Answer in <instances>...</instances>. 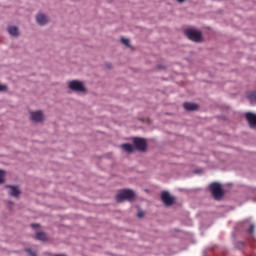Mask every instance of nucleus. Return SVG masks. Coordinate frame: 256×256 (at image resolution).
Returning <instances> with one entry per match:
<instances>
[{"mask_svg": "<svg viewBox=\"0 0 256 256\" xmlns=\"http://www.w3.org/2000/svg\"><path fill=\"white\" fill-rule=\"evenodd\" d=\"M133 143L138 151H146L147 149V141L143 138H134Z\"/></svg>", "mask_w": 256, "mask_h": 256, "instance_id": "obj_6", "label": "nucleus"}, {"mask_svg": "<svg viewBox=\"0 0 256 256\" xmlns=\"http://www.w3.org/2000/svg\"><path fill=\"white\" fill-rule=\"evenodd\" d=\"M245 117H246V120L248 121L250 127L255 128L256 127V114L247 112Z\"/></svg>", "mask_w": 256, "mask_h": 256, "instance_id": "obj_7", "label": "nucleus"}, {"mask_svg": "<svg viewBox=\"0 0 256 256\" xmlns=\"http://www.w3.org/2000/svg\"><path fill=\"white\" fill-rule=\"evenodd\" d=\"M121 147L124 151H126V153H133V151L135 149V148H133V145H131V144H122Z\"/></svg>", "mask_w": 256, "mask_h": 256, "instance_id": "obj_13", "label": "nucleus"}, {"mask_svg": "<svg viewBox=\"0 0 256 256\" xmlns=\"http://www.w3.org/2000/svg\"><path fill=\"white\" fill-rule=\"evenodd\" d=\"M247 99H249L250 103H256V91L248 93Z\"/></svg>", "mask_w": 256, "mask_h": 256, "instance_id": "obj_14", "label": "nucleus"}, {"mask_svg": "<svg viewBox=\"0 0 256 256\" xmlns=\"http://www.w3.org/2000/svg\"><path fill=\"white\" fill-rule=\"evenodd\" d=\"M31 227H33V229H37V227H39V224H32Z\"/></svg>", "mask_w": 256, "mask_h": 256, "instance_id": "obj_22", "label": "nucleus"}, {"mask_svg": "<svg viewBox=\"0 0 256 256\" xmlns=\"http://www.w3.org/2000/svg\"><path fill=\"white\" fill-rule=\"evenodd\" d=\"M7 189H9L8 193L11 195V197H17L18 195H21V190L17 188L16 186H6Z\"/></svg>", "mask_w": 256, "mask_h": 256, "instance_id": "obj_8", "label": "nucleus"}, {"mask_svg": "<svg viewBox=\"0 0 256 256\" xmlns=\"http://www.w3.org/2000/svg\"><path fill=\"white\" fill-rule=\"evenodd\" d=\"M0 91H7V86L0 84Z\"/></svg>", "mask_w": 256, "mask_h": 256, "instance_id": "obj_21", "label": "nucleus"}, {"mask_svg": "<svg viewBox=\"0 0 256 256\" xmlns=\"http://www.w3.org/2000/svg\"><path fill=\"white\" fill-rule=\"evenodd\" d=\"M107 68H108V69H111V64H108V65H107Z\"/></svg>", "mask_w": 256, "mask_h": 256, "instance_id": "obj_24", "label": "nucleus"}, {"mask_svg": "<svg viewBox=\"0 0 256 256\" xmlns=\"http://www.w3.org/2000/svg\"><path fill=\"white\" fill-rule=\"evenodd\" d=\"M5 183V171L0 170V184Z\"/></svg>", "mask_w": 256, "mask_h": 256, "instance_id": "obj_16", "label": "nucleus"}, {"mask_svg": "<svg viewBox=\"0 0 256 256\" xmlns=\"http://www.w3.org/2000/svg\"><path fill=\"white\" fill-rule=\"evenodd\" d=\"M210 191L214 199H221V197H223V188H221V184L217 182L210 184Z\"/></svg>", "mask_w": 256, "mask_h": 256, "instance_id": "obj_2", "label": "nucleus"}, {"mask_svg": "<svg viewBox=\"0 0 256 256\" xmlns=\"http://www.w3.org/2000/svg\"><path fill=\"white\" fill-rule=\"evenodd\" d=\"M161 199H162L164 205H166V207H171V205H173V203H175V198L172 197L168 191L162 192Z\"/></svg>", "mask_w": 256, "mask_h": 256, "instance_id": "obj_5", "label": "nucleus"}, {"mask_svg": "<svg viewBox=\"0 0 256 256\" xmlns=\"http://www.w3.org/2000/svg\"><path fill=\"white\" fill-rule=\"evenodd\" d=\"M31 119L32 121H43V112L42 111H36V112H31Z\"/></svg>", "mask_w": 256, "mask_h": 256, "instance_id": "obj_9", "label": "nucleus"}, {"mask_svg": "<svg viewBox=\"0 0 256 256\" xmlns=\"http://www.w3.org/2000/svg\"><path fill=\"white\" fill-rule=\"evenodd\" d=\"M183 107L186 111H197V109H199V105L189 102L184 103Z\"/></svg>", "mask_w": 256, "mask_h": 256, "instance_id": "obj_10", "label": "nucleus"}, {"mask_svg": "<svg viewBox=\"0 0 256 256\" xmlns=\"http://www.w3.org/2000/svg\"><path fill=\"white\" fill-rule=\"evenodd\" d=\"M26 252L29 253V255H31V256H36L35 252L31 249H27Z\"/></svg>", "mask_w": 256, "mask_h": 256, "instance_id": "obj_20", "label": "nucleus"}, {"mask_svg": "<svg viewBox=\"0 0 256 256\" xmlns=\"http://www.w3.org/2000/svg\"><path fill=\"white\" fill-rule=\"evenodd\" d=\"M36 239H38V241H47V234H45V232H38Z\"/></svg>", "mask_w": 256, "mask_h": 256, "instance_id": "obj_15", "label": "nucleus"}, {"mask_svg": "<svg viewBox=\"0 0 256 256\" xmlns=\"http://www.w3.org/2000/svg\"><path fill=\"white\" fill-rule=\"evenodd\" d=\"M178 3H183L185 0H177Z\"/></svg>", "mask_w": 256, "mask_h": 256, "instance_id": "obj_23", "label": "nucleus"}, {"mask_svg": "<svg viewBox=\"0 0 256 256\" xmlns=\"http://www.w3.org/2000/svg\"><path fill=\"white\" fill-rule=\"evenodd\" d=\"M248 232L250 233V235H253V233H255V225L251 224Z\"/></svg>", "mask_w": 256, "mask_h": 256, "instance_id": "obj_18", "label": "nucleus"}, {"mask_svg": "<svg viewBox=\"0 0 256 256\" xmlns=\"http://www.w3.org/2000/svg\"><path fill=\"white\" fill-rule=\"evenodd\" d=\"M121 43H123V45H125L126 47H129V39H127V38H122V39H121Z\"/></svg>", "mask_w": 256, "mask_h": 256, "instance_id": "obj_17", "label": "nucleus"}, {"mask_svg": "<svg viewBox=\"0 0 256 256\" xmlns=\"http://www.w3.org/2000/svg\"><path fill=\"white\" fill-rule=\"evenodd\" d=\"M184 33L186 37H188V39H190L191 41H195L196 43H199V41L203 39V37L201 36V33L194 29H186Z\"/></svg>", "mask_w": 256, "mask_h": 256, "instance_id": "obj_3", "label": "nucleus"}, {"mask_svg": "<svg viewBox=\"0 0 256 256\" xmlns=\"http://www.w3.org/2000/svg\"><path fill=\"white\" fill-rule=\"evenodd\" d=\"M36 21L39 23V25H45V23H47V16L44 14H38L36 16Z\"/></svg>", "mask_w": 256, "mask_h": 256, "instance_id": "obj_11", "label": "nucleus"}, {"mask_svg": "<svg viewBox=\"0 0 256 256\" xmlns=\"http://www.w3.org/2000/svg\"><path fill=\"white\" fill-rule=\"evenodd\" d=\"M69 88L72 91H77L78 93H85V86H83V83L77 80H73L69 83Z\"/></svg>", "mask_w": 256, "mask_h": 256, "instance_id": "obj_4", "label": "nucleus"}, {"mask_svg": "<svg viewBox=\"0 0 256 256\" xmlns=\"http://www.w3.org/2000/svg\"><path fill=\"white\" fill-rule=\"evenodd\" d=\"M145 215V212L143 211H139L138 214H137V217H139V219H141V217H143Z\"/></svg>", "mask_w": 256, "mask_h": 256, "instance_id": "obj_19", "label": "nucleus"}, {"mask_svg": "<svg viewBox=\"0 0 256 256\" xmlns=\"http://www.w3.org/2000/svg\"><path fill=\"white\" fill-rule=\"evenodd\" d=\"M135 199V192L130 189H124L119 192L116 196V201L121 203L123 201H133Z\"/></svg>", "mask_w": 256, "mask_h": 256, "instance_id": "obj_1", "label": "nucleus"}, {"mask_svg": "<svg viewBox=\"0 0 256 256\" xmlns=\"http://www.w3.org/2000/svg\"><path fill=\"white\" fill-rule=\"evenodd\" d=\"M8 33L13 37H17V35H19V29L15 26H9Z\"/></svg>", "mask_w": 256, "mask_h": 256, "instance_id": "obj_12", "label": "nucleus"}]
</instances>
